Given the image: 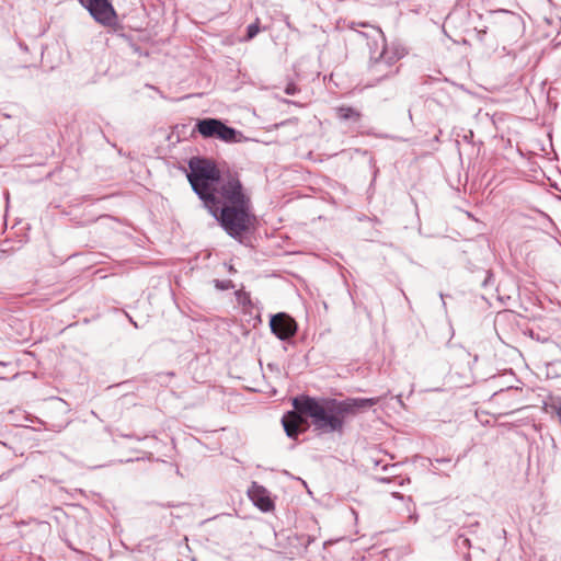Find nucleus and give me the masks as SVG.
Masks as SVG:
<instances>
[{
	"mask_svg": "<svg viewBox=\"0 0 561 561\" xmlns=\"http://www.w3.org/2000/svg\"><path fill=\"white\" fill-rule=\"evenodd\" d=\"M295 411L287 412L282 423L286 435L296 438L306 423L304 415L311 419L316 430L322 433H342L345 423V414L339 400L314 399L308 396L295 398L293 401Z\"/></svg>",
	"mask_w": 561,
	"mask_h": 561,
	"instance_id": "f257e3e1",
	"label": "nucleus"
},
{
	"mask_svg": "<svg viewBox=\"0 0 561 561\" xmlns=\"http://www.w3.org/2000/svg\"><path fill=\"white\" fill-rule=\"evenodd\" d=\"M295 411L287 412L282 423L286 435L296 438L306 423L304 415L311 419L316 430L322 433H342L345 423V414L339 400L314 399L308 396L295 398L293 401Z\"/></svg>",
	"mask_w": 561,
	"mask_h": 561,
	"instance_id": "f03ea898",
	"label": "nucleus"
},
{
	"mask_svg": "<svg viewBox=\"0 0 561 561\" xmlns=\"http://www.w3.org/2000/svg\"><path fill=\"white\" fill-rule=\"evenodd\" d=\"M219 205L215 217L232 238H240L251 224V202L236 174H222L213 187Z\"/></svg>",
	"mask_w": 561,
	"mask_h": 561,
	"instance_id": "7ed1b4c3",
	"label": "nucleus"
},
{
	"mask_svg": "<svg viewBox=\"0 0 561 561\" xmlns=\"http://www.w3.org/2000/svg\"><path fill=\"white\" fill-rule=\"evenodd\" d=\"M366 31L358 32L367 39L369 48L368 72L375 81H380L398 72L397 62L404 56V49L398 46H388L381 28L360 23Z\"/></svg>",
	"mask_w": 561,
	"mask_h": 561,
	"instance_id": "20e7f679",
	"label": "nucleus"
},
{
	"mask_svg": "<svg viewBox=\"0 0 561 561\" xmlns=\"http://www.w3.org/2000/svg\"><path fill=\"white\" fill-rule=\"evenodd\" d=\"M187 180L193 191L204 202L214 217H218L219 205L213 187L222 175L213 160L193 157L188 161Z\"/></svg>",
	"mask_w": 561,
	"mask_h": 561,
	"instance_id": "39448f33",
	"label": "nucleus"
},
{
	"mask_svg": "<svg viewBox=\"0 0 561 561\" xmlns=\"http://www.w3.org/2000/svg\"><path fill=\"white\" fill-rule=\"evenodd\" d=\"M100 23L110 25L114 22L116 14L108 0H79Z\"/></svg>",
	"mask_w": 561,
	"mask_h": 561,
	"instance_id": "423d86ee",
	"label": "nucleus"
},
{
	"mask_svg": "<svg viewBox=\"0 0 561 561\" xmlns=\"http://www.w3.org/2000/svg\"><path fill=\"white\" fill-rule=\"evenodd\" d=\"M270 327L272 332L279 340H288L295 335L297 331V324L293 318L286 313H277L271 318Z\"/></svg>",
	"mask_w": 561,
	"mask_h": 561,
	"instance_id": "0eeeda50",
	"label": "nucleus"
},
{
	"mask_svg": "<svg viewBox=\"0 0 561 561\" xmlns=\"http://www.w3.org/2000/svg\"><path fill=\"white\" fill-rule=\"evenodd\" d=\"M248 494L254 505L257 506L261 511L270 512L274 508V503L270 497L268 491L256 482L252 483L248 490Z\"/></svg>",
	"mask_w": 561,
	"mask_h": 561,
	"instance_id": "6e6552de",
	"label": "nucleus"
},
{
	"mask_svg": "<svg viewBox=\"0 0 561 561\" xmlns=\"http://www.w3.org/2000/svg\"><path fill=\"white\" fill-rule=\"evenodd\" d=\"M379 398H350L340 401L345 416L355 415L357 412L371 408L379 402Z\"/></svg>",
	"mask_w": 561,
	"mask_h": 561,
	"instance_id": "1a4fd4ad",
	"label": "nucleus"
},
{
	"mask_svg": "<svg viewBox=\"0 0 561 561\" xmlns=\"http://www.w3.org/2000/svg\"><path fill=\"white\" fill-rule=\"evenodd\" d=\"M240 135L241 134L234 128L225 125L221 121H218V127L214 138H218L227 142H236L239 140L238 136Z\"/></svg>",
	"mask_w": 561,
	"mask_h": 561,
	"instance_id": "9d476101",
	"label": "nucleus"
},
{
	"mask_svg": "<svg viewBox=\"0 0 561 561\" xmlns=\"http://www.w3.org/2000/svg\"><path fill=\"white\" fill-rule=\"evenodd\" d=\"M218 121L216 118H204L197 122L196 129L205 138H214L216 129L218 127Z\"/></svg>",
	"mask_w": 561,
	"mask_h": 561,
	"instance_id": "9b49d317",
	"label": "nucleus"
},
{
	"mask_svg": "<svg viewBox=\"0 0 561 561\" xmlns=\"http://www.w3.org/2000/svg\"><path fill=\"white\" fill-rule=\"evenodd\" d=\"M336 113L339 118L343 121L351 119L354 122H358L360 118V113L350 106H340L336 108Z\"/></svg>",
	"mask_w": 561,
	"mask_h": 561,
	"instance_id": "f8f14e48",
	"label": "nucleus"
},
{
	"mask_svg": "<svg viewBox=\"0 0 561 561\" xmlns=\"http://www.w3.org/2000/svg\"><path fill=\"white\" fill-rule=\"evenodd\" d=\"M237 300L242 306H248L251 304L250 294L243 290L236 291Z\"/></svg>",
	"mask_w": 561,
	"mask_h": 561,
	"instance_id": "ddd939ff",
	"label": "nucleus"
},
{
	"mask_svg": "<svg viewBox=\"0 0 561 561\" xmlns=\"http://www.w3.org/2000/svg\"><path fill=\"white\" fill-rule=\"evenodd\" d=\"M214 284H215V287L220 290H227V289H231L234 287L232 280H229V279L228 280L215 279Z\"/></svg>",
	"mask_w": 561,
	"mask_h": 561,
	"instance_id": "4468645a",
	"label": "nucleus"
},
{
	"mask_svg": "<svg viewBox=\"0 0 561 561\" xmlns=\"http://www.w3.org/2000/svg\"><path fill=\"white\" fill-rule=\"evenodd\" d=\"M259 31L260 28L257 22L250 24L247 28V39H252L259 33Z\"/></svg>",
	"mask_w": 561,
	"mask_h": 561,
	"instance_id": "2eb2a0df",
	"label": "nucleus"
},
{
	"mask_svg": "<svg viewBox=\"0 0 561 561\" xmlns=\"http://www.w3.org/2000/svg\"><path fill=\"white\" fill-rule=\"evenodd\" d=\"M298 92V88L296 87V84L294 83H288L286 89H285V93L288 94V95H294L295 93Z\"/></svg>",
	"mask_w": 561,
	"mask_h": 561,
	"instance_id": "dca6fc26",
	"label": "nucleus"
},
{
	"mask_svg": "<svg viewBox=\"0 0 561 561\" xmlns=\"http://www.w3.org/2000/svg\"><path fill=\"white\" fill-rule=\"evenodd\" d=\"M437 463H443V462H449L450 460L447 459V458H439V459H436L435 460Z\"/></svg>",
	"mask_w": 561,
	"mask_h": 561,
	"instance_id": "f3484780",
	"label": "nucleus"
},
{
	"mask_svg": "<svg viewBox=\"0 0 561 561\" xmlns=\"http://www.w3.org/2000/svg\"><path fill=\"white\" fill-rule=\"evenodd\" d=\"M557 415L559 416V420L561 422V405L559 407V409L557 410Z\"/></svg>",
	"mask_w": 561,
	"mask_h": 561,
	"instance_id": "a211bd4d",
	"label": "nucleus"
}]
</instances>
